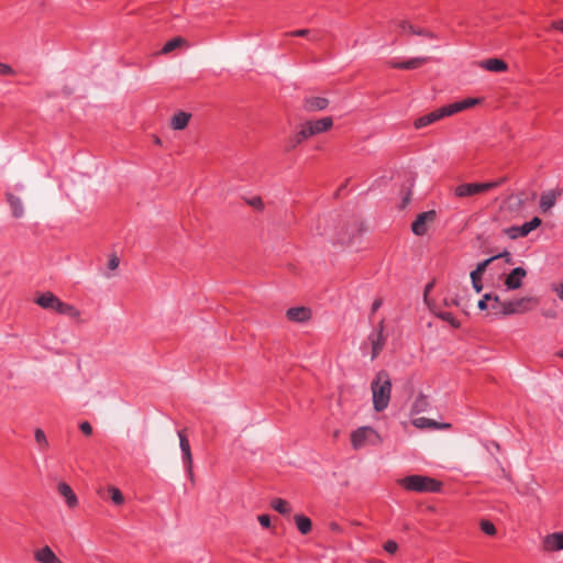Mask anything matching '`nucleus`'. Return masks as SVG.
Instances as JSON below:
<instances>
[{"mask_svg":"<svg viewBox=\"0 0 563 563\" xmlns=\"http://www.w3.org/2000/svg\"><path fill=\"white\" fill-rule=\"evenodd\" d=\"M7 200L11 207L13 217L21 218L24 214L21 199L12 194H7Z\"/></svg>","mask_w":563,"mask_h":563,"instance_id":"obj_29","label":"nucleus"},{"mask_svg":"<svg viewBox=\"0 0 563 563\" xmlns=\"http://www.w3.org/2000/svg\"><path fill=\"white\" fill-rule=\"evenodd\" d=\"M507 180L506 177H501L497 180H493V181H486L487 185H492V189H495L499 186H501L505 181Z\"/></svg>","mask_w":563,"mask_h":563,"instance_id":"obj_47","label":"nucleus"},{"mask_svg":"<svg viewBox=\"0 0 563 563\" xmlns=\"http://www.w3.org/2000/svg\"><path fill=\"white\" fill-rule=\"evenodd\" d=\"M490 258H493V262L498 260V258H505V261L507 263H509V264L512 263V256H511V254L508 251H504V252H501V253H499L497 255L492 256Z\"/></svg>","mask_w":563,"mask_h":563,"instance_id":"obj_42","label":"nucleus"},{"mask_svg":"<svg viewBox=\"0 0 563 563\" xmlns=\"http://www.w3.org/2000/svg\"><path fill=\"white\" fill-rule=\"evenodd\" d=\"M384 550L389 553V554H394L397 552L398 550V544L396 541L394 540H387L385 543H384Z\"/></svg>","mask_w":563,"mask_h":563,"instance_id":"obj_39","label":"nucleus"},{"mask_svg":"<svg viewBox=\"0 0 563 563\" xmlns=\"http://www.w3.org/2000/svg\"><path fill=\"white\" fill-rule=\"evenodd\" d=\"M34 439L38 445L40 451H45L48 449V441H47L45 432L42 429H40V428L35 429Z\"/></svg>","mask_w":563,"mask_h":563,"instance_id":"obj_33","label":"nucleus"},{"mask_svg":"<svg viewBox=\"0 0 563 563\" xmlns=\"http://www.w3.org/2000/svg\"><path fill=\"white\" fill-rule=\"evenodd\" d=\"M110 497L113 504L115 505H122L124 501V497L121 493V490L117 487H110L109 488Z\"/></svg>","mask_w":563,"mask_h":563,"instance_id":"obj_35","label":"nucleus"},{"mask_svg":"<svg viewBox=\"0 0 563 563\" xmlns=\"http://www.w3.org/2000/svg\"><path fill=\"white\" fill-rule=\"evenodd\" d=\"M54 311L74 319H77L80 316L79 310L75 306L66 303L60 299L58 300Z\"/></svg>","mask_w":563,"mask_h":563,"instance_id":"obj_27","label":"nucleus"},{"mask_svg":"<svg viewBox=\"0 0 563 563\" xmlns=\"http://www.w3.org/2000/svg\"><path fill=\"white\" fill-rule=\"evenodd\" d=\"M416 35L427 36L429 38L435 37V35L431 31L426 30V29H417Z\"/></svg>","mask_w":563,"mask_h":563,"instance_id":"obj_46","label":"nucleus"},{"mask_svg":"<svg viewBox=\"0 0 563 563\" xmlns=\"http://www.w3.org/2000/svg\"><path fill=\"white\" fill-rule=\"evenodd\" d=\"M16 189H23V185H18Z\"/></svg>","mask_w":563,"mask_h":563,"instance_id":"obj_56","label":"nucleus"},{"mask_svg":"<svg viewBox=\"0 0 563 563\" xmlns=\"http://www.w3.org/2000/svg\"><path fill=\"white\" fill-rule=\"evenodd\" d=\"M558 297L563 300V284L560 286V288L556 290Z\"/></svg>","mask_w":563,"mask_h":563,"instance_id":"obj_51","label":"nucleus"},{"mask_svg":"<svg viewBox=\"0 0 563 563\" xmlns=\"http://www.w3.org/2000/svg\"><path fill=\"white\" fill-rule=\"evenodd\" d=\"M57 492L62 497H64L65 503L69 508H75L78 505V498L67 483L60 482L57 485Z\"/></svg>","mask_w":563,"mask_h":563,"instance_id":"obj_18","label":"nucleus"},{"mask_svg":"<svg viewBox=\"0 0 563 563\" xmlns=\"http://www.w3.org/2000/svg\"><path fill=\"white\" fill-rule=\"evenodd\" d=\"M558 194L553 190L542 192L540 197V209L543 212L550 210L556 202Z\"/></svg>","mask_w":563,"mask_h":563,"instance_id":"obj_28","label":"nucleus"},{"mask_svg":"<svg viewBox=\"0 0 563 563\" xmlns=\"http://www.w3.org/2000/svg\"><path fill=\"white\" fill-rule=\"evenodd\" d=\"M553 26H554V29H556L563 33V20L553 22Z\"/></svg>","mask_w":563,"mask_h":563,"instance_id":"obj_48","label":"nucleus"},{"mask_svg":"<svg viewBox=\"0 0 563 563\" xmlns=\"http://www.w3.org/2000/svg\"><path fill=\"white\" fill-rule=\"evenodd\" d=\"M285 36L305 37L310 42H319L321 40V33L319 31L310 29H300L296 31L286 32Z\"/></svg>","mask_w":563,"mask_h":563,"instance_id":"obj_25","label":"nucleus"},{"mask_svg":"<svg viewBox=\"0 0 563 563\" xmlns=\"http://www.w3.org/2000/svg\"><path fill=\"white\" fill-rule=\"evenodd\" d=\"M483 101L482 98H466L461 101H455L450 104L443 106L426 115H422L418 118L415 121V128L421 129L429 124L434 123L435 121L443 119L445 117L453 115L457 112L464 111L466 109H470L474 106L481 104Z\"/></svg>","mask_w":563,"mask_h":563,"instance_id":"obj_1","label":"nucleus"},{"mask_svg":"<svg viewBox=\"0 0 563 563\" xmlns=\"http://www.w3.org/2000/svg\"><path fill=\"white\" fill-rule=\"evenodd\" d=\"M431 287H432V284H428V285L426 286V292H427V291H429V290L431 289Z\"/></svg>","mask_w":563,"mask_h":563,"instance_id":"obj_54","label":"nucleus"},{"mask_svg":"<svg viewBox=\"0 0 563 563\" xmlns=\"http://www.w3.org/2000/svg\"><path fill=\"white\" fill-rule=\"evenodd\" d=\"M295 522L297 526V529L301 534H308L311 531L312 523L311 520L303 516V515H296L295 516Z\"/></svg>","mask_w":563,"mask_h":563,"instance_id":"obj_30","label":"nucleus"},{"mask_svg":"<svg viewBox=\"0 0 563 563\" xmlns=\"http://www.w3.org/2000/svg\"><path fill=\"white\" fill-rule=\"evenodd\" d=\"M493 298V295L492 294H485L483 296V298L478 301L477 303V307L481 309V310H485L487 309L488 307V301H490Z\"/></svg>","mask_w":563,"mask_h":563,"instance_id":"obj_41","label":"nucleus"},{"mask_svg":"<svg viewBox=\"0 0 563 563\" xmlns=\"http://www.w3.org/2000/svg\"><path fill=\"white\" fill-rule=\"evenodd\" d=\"M384 320L378 323V328L368 335L372 345V360H375L383 351L386 338L384 335Z\"/></svg>","mask_w":563,"mask_h":563,"instance_id":"obj_10","label":"nucleus"},{"mask_svg":"<svg viewBox=\"0 0 563 563\" xmlns=\"http://www.w3.org/2000/svg\"><path fill=\"white\" fill-rule=\"evenodd\" d=\"M437 317L448 323H450L453 328L459 329L461 327L460 321L454 317L452 312L449 311H439Z\"/></svg>","mask_w":563,"mask_h":563,"instance_id":"obj_34","label":"nucleus"},{"mask_svg":"<svg viewBox=\"0 0 563 563\" xmlns=\"http://www.w3.org/2000/svg\"><path fill=\"white\" fill-rule=\"evenodd\" d=\"M178 438H179V446H180V451H181L183 464H184V467L186 470L188 477L192 481L194 472H192V454H191L190 443H189V440L186 437L184 430L178 431Z\"/></svg>","mask_w":563,"mask_h":563,"instance_id":"obj_7","label":"nucleus"},{"mask_svg":"<svg viewBox=\"0 0 563 563\" xmlns=\"http://www.w3.org/2000/svg\"><path fill=\"white\" fill-rule=\"evenodd\" d=\"M191 118V113L186 111H177L170 118V126L173 130L181 131L187 128Z\"/></svg>","mask_w":563,"mask_h":563,"instance_id":"obj_22","label":"nucleus"},{"mask_svg":"<svg viewBox=\"0 0 563 563\" xmlns=\"http://www.w3.org/2000/svg\"><path fill=\"white\" fill-rule=\"evenodd\" d=\"M0 70L9 71V70H13V69L10 65L0 63Z\"/></svg>","mask_w":563,"mask_h":563,"instance_id":"obj_50","label":"nucleus"},{"mask_svg":"<svg viewBox=\"0 0 563 563\" xmlns=\"http://www.w3.org/2000/svg\"><path fill=\"white\" fill-rule=\"evenodd\" d=\"M484 70H508L507 63L501 58H487L475 64Z\"/></svg>","mask_w":563,"mask_h":563,"instance_id":"obj_24","label":"nucleus"},{"mask_svg":"<svg viewBox=\"0 0 563 563\" xmlns=\"http://www.w3.org/2000/svg\"><path fill=\"white\" fill-rule=\"evenodd\" d=\"M382 306V300H375L372 305V311L375 312Z\"/></svg>","mask_w":563,"mask_h":563,"instance_id":"obj_49","label":"nucleus"},{"mask_svg":"<svg viewBox=\"0 0 563 563\" xmlns=\"http://www.w3.org/2000/svg\"><path fill=\"white\" fill-rule=\"evenodd\" d=\"M560 355L563 357V352H561V354H560Z\"/></svg>","mask_w":563,"mask_h":563,"instance_id":"obj_57","label":"nucleus"},{"mask_svg":"<svg viewBox=\"0 0 563 563\" xmlns=\"http://www.w3.org/2000/svg\"><path fill=\"white\" fill-rule=\"evenodd\" d=\"M287 318L295 322H305L310 319L311 311L306 307H292L286 312Z\"/></svg>","mask_w":563,"mask_h":563,"instance_id":"obj_23","label":"nucleus"},{"mask_svg":"<svg viewBox=\"0 0 563 563\" xmlns=\"http://www.w3.org/2000/svg\"><path fill=\"white\" fill-rule=\"evenodd\" d=\"M305 124L311 131V136H313L330 130L333 126V120L331 117H325L314 121H307Z\"/></svg>","mask_w":563,"mask_h":563,"instance_id":"obj_15","label":"nucleus"},{"mask_svg":"<svg viewBox=\"0 0 563 563\" xmlns=\"http://www.w3.org/2000/svg\"><path fill=\"white\" fill-rule=\"evenodd\" d=\"M373 407L377 412L388 407L391 394V379L386 371H379L371 384Z\"/></svg>","mask_w":563,"mask_h":563,"instance_id":"obj_2","label":"nucleus"},{"mask_svg":"<svg viewBox=\"0 0 563 563\" xmlns=\"http://www.w3.org/2000/svg\"><path fill=\"white\" fill-rule=\"evenodd\" d=\"M185 44H186V40L185 38H183L181 36H176V37L167 41L163 45V47L161 49V53L162 54H168V53L175 51L176 48L184 46Z\"/></svg>","mask_w":563,"mask_h":563,"instance_id":"obj_31","label":"nucleus"},{"mask_svg":"<svg viewBox=\"0 0 563 563\" xmlns=\"http://www.w3.org/2000/svg\"><path fill=\"white\" fill-rule=\"evenodd\" d=\"M271 506L275 511H277L282 515H288L291 511V507H290L289 503L282 498L273 499L271 503Z\"/></svg>","mask_w":563,"mask_h":563,"instance_id":"obj_32","label":"nucleus"},{"mask_svg":"<svg viewBox=\"0 0 563 563\" xmlns=\"http://www.w3.org/2000/svg\"><path fill=\"white\" fill-rule=\"evenodd\" d=\"M406 490L416 493H437L441 489V483L423 475H409L398 481Z\"/></svg>","mask_w":563,"mask_h":563,"instance_id":"obj_3","label":"nucleus"},{"mask_svg":"<svg viewBox=\"0 0 563 563\" xmlns=\"http://www.w3.org/2000/svg\"><path fill=\"white\" fill-rule=\"evenodd\" d=\"M413 426L419 429H433V430H441V429H450L451 424L445 422H437L435 420L420 417L416 418L412 421Z\"/></svg>","mask_w":563,"mask_h":563,"instance_id":"obj_21","label":"nucleus"},{"mask_svg":"<svg viewBox=\"0 0 563 563\" xmlns=\"http://www.w3.org/2000/svg\"><path fill=\"white\" fill-rule=\"evenodd\" d=\"M490 301H493L490 309L503 314V303H505V301H501L497 295L493 296Z\"/></svg>","mask_w":563,"mask_h":563,"instance_id":"obj_37","label":"nucleus"},{"mask_svg":"<svg viewBox=\"0 0 563 563\" xmlns=\"http://www.w3.org/2000/svg\"><path fill=\"white\" fill-rule=\"evenodd\" d=\"M120 264V260L117 255H112L110 258H109V262H108V268L110 271H114L118 268Z\"/></svg>","mask_w":563,"mask_h":563,"instance_id":"obj_44","label":"nucleus"},{"mask_svg":"<svg viewBox=\"0 0 563 563\" xmlns=\"http://www.w3.org/2000/svg\"><path fill=\"white\" fill-rule=\"evenodd\" d=\"M309 137H311V131H309L307 125L305 123H302L300 125L299 131H297L294 135H291L288 139L285 150L287 152H290V151L295 150L298 145L303 143L306 140H308Z\"/></svg>","mask_w":563,"mask_h":563,"instance_id":"obj_14","label":"nucleus"},{"mask_svg":"<svg viewBox=\"0 0 563 563\" xmlns=\"http://www.w3.org/2000/svg\"><path fill=\"white\" fill-rule=\"evenodd\" d=\"M543 547L547 551L563 550V532H553L543 539Z\"/></svg>","mask_w":563,"mask_h":563,"instance_id":"obj_20","label":"nucleus"},{"mask_svg":"<svg viewBox=\"0 0 563 563\" xmlns=\"http://www.w3.org/2000/svg\"><path fill=\"white\" fill-rule=\"evenodd\" d=\"M79 429L86 435H90L92 433V427L88 421H82L79 424Z\"/></svg>","mask_w":563,"mask_h":563,"instance_id":"obj_43","label":"nucleus"},{"mask_svg":"<svg viewBox=\"0 0 563 563\" xmlns=\"http://www.w3.org/2000/svg\"><path fill=\"white\" fill-rule=\"evenodd\" d=\"M329 106V100L323 97H307L303 100V109L308 112L321 111Z\"/></svg>","mask_w":563,"mask_h":563,"instance_id":"obj_19","label":"nucleus"},{"mask_svg":"<svg viewBox=\"0 0 563 563\" xmlns=\"http://www.w3.org/2000/svg\"><path fill=\"white\" fill-rule=\"evenodd\" d=\"M481 529L484 533L488 536H494L496 533V528L493 522L488 520H482L481 521Z\"/></svg>","mask_w":563,"mask_h":563,"instance_id":"obj_36","label":"nucleus"},{"mask_svg":"<svg viewBox=\"0 0 563 563\" xmlns=\"http://www.w3.org/2000/svg\"><path fill=\"white\" fill-rule=\"evenodd\" d=\"M452 305L457 306L459 305L457 300H452Z\"/></svg>","mask_w":563,"mask_h":563,"instance_id":"obj_55","label":"nucleus"},{"mask_svg":"<svg viewBox=\"0 0 563 563\" xmlns=\"http://www.w3.org/2000/svg\"><path fill=\"white\" fill-rule=\"evenodd\" d=\"M538 303V300L533 297H521L514 300H507L503 303V314L510 316L517 313H526Z\"/></svg>","mask_w":563,"mask_h":563,"instance_id":"obj_5","label":"nucleus"},{"mask_svg":"<svg viewBox=\"0 0 563 563\" xmlns=\"http://www.w3.org/2000/svg\"><path fill=\"white\" fill-rule=\"evenodd\" d=\"M527 275V272L523 267L514 268L510 274L505 279V286L508 290H515L521 287L522 279Z\"/></svg>","mask_w":563,"mask_h":563,"instance_id":"obj_16","label":"nucleus"},{"mask_svg":"<svg viewBox=\"0 0 563 563\" xmlns=\"http://www.w3.org/2000/svg\"><path fill=\"white\" fill-rule=\"evenodd\" d=\"M435 216L437 213L434 210L426 211L418 214L416 220L411 224V230L413 234L418 236L424 235L428 231L427 222L433 221L435 219Z\"/></svg>","mask_w":563,"mask_h":563,"instance_id":"obj_12","label":"nucleus"},{"mask_svg":"<svg viewBox=\"0 0 563 563\" xmlns=\"http://www.w3.org/2000/svg\"><path fill=\"white\" fill-rule=\"evenodd\" d=\"M58 300L59 298H57L53 292L46 291L35 299V303L44 309L55 310Z\"/></svg>","mask_w":563,"mask_h":563,"instance_id":"obj_26","label":"nucleus"},{"mask_svg":"<svg viewBox=\"0 0 563 563\" xmlns=\"http://www.w3.org/2000/svg\"><path fill=\"white\" fill-rule=\"evenodd\" d=\"M541 225V219L538 217L532 218L530 221L525 222L519 227H510L506 229V234L515 240L517 238L527 236L531 231Z\"/></svg>","mask_w":563,"mask_h":563,"instance_id":"obj_9","label":"nucleus"},{"mask_svg":"<svg viewBox=\"0 0 563 563\" xmlns=\"http://www.w3.org/2000/svg\"><path fill=\"white\" fill-rule=\"evenodd\" d=\"M410 200L409 194L404 198L402 205L406 206Z\"/></svg>","mask_w":563,"mask_h":563,"instance_id":"obj_52","label":"nucleus"},{"mask_svg":"<svg viewBox=\"0 0 563 563\" xmlns=\"http://www.w3.org/2000/svg\"><path fill=\"white\" fill-rule=\"evenodd\" d=\"M247 203L257 210H262L264 208V203L261 197H253L247 200Z\"/></svg>","mask_w":563,"mask_h":563,"instance_id":"obj_40","label":"nucleus"},{"mask_svg":"<svg viewBox=\"0 0 563 563\" xmlns=\"http://www.w3.org/2000/svg\"><path fill=\"white\" fill-rule=\"evenodd\" d=\"M257 519L262 527L268 528L271 526V518L268 515H260Z\"/></svg>","mask_w":563,"mask_h":563,"instance_id":"obj_45","label":"nucleus"},{"mask_svg":"<svg viewBox=\"0 0 563 563\" xmlns=\"http://www.w3.org/2000/svg\"><path fill=\"white\" fill-rule=\"evenodd\" d=\"M432 57H413L406 60H396L393 59L388 62V66L391 68H406V69H416L423 66H427L429 63L433 62Z\"/></svg>","mask_w":563,"mask_h":563,"instance_id":"obj_11","label":"nucleus"},{"mask_svg":"<svg viewBox=\"0 0 563 563\" xmlns=\"http://www.w3.org/2000/svg\"><path fill=\"white\" fill-rule=\"evenodd\" d=\"M488 190H492V185H487L486 183H467L456 186L454 195L459 198H465Z\"/></svg>","mask_w":563,"mask_h":563,"instance_id":"obj_8","label":"nucleus"},{"mask_svg":"<svg viewBox=\"0 0 563 563\" xmlns=\"http://www.w3.org/2000/svg\"><path fill=\"white\" fill-rule=\"evenodd\" d=\"M154 142H155V144H157V145H161V144H162V142H161V140H159V137H157V136H155Z\"/></svg>","mask_w":563,"mask_h":563,"instance_id":"obj_53","label":"nucleus"},{"mask_svg":"<svg viewBox=\"0 0 563 563\" xmlns=\"http://www.w3.org/2000/svg\"><path fill=\"white\" fill-rule=\"evenodd\" d=\"M378 442L379 435L372 427H361L351 435V443L355 450H358L366 444H376Z\"/></svg>","mask_w":563,"mask_h":563,"instance_id":"obj_6","label":"nucleus"},{"mask_svg":"<svg viewBox=\"0 0 563 563\" xmlns=\"http://www.w3.org/2000/svg\"><path fill=\"white\" fill-rule=\"evenodd\" d=\"M398 26L401 31L409 32L411 34H416L418 29L415 25L410 24L408 21H400L398 23Z\"/></svg>","mask_w":563,"mask_h":563,"instance_id":"obj_38","label":"nucleus"},{"mask_svg":"<svg viewBox=\"0 0 563 563\" xmlns=\"http://www.w3.org/2000/svg\"><path fill=\"white\" fill-rule=\"evenodd\" d=\"M34 560L38 563H63L48 545L34 552Z\"/></svg>","mask_w":563,"mask_h":563,"instance_id":"obj_17","label":"nucleus"},{"mask_svg":"<svg viewBox=\"0 0 563 563\" xmlns=\"http://www.w3.org/2000/svg\"><path fill=\"white\" fill-rule=\"evenodd\" d=\"M329 221L325 218H319L316 225V234L320 236H327L333 244L338 243L341 245H347L353 242V235L356 232H360L361 229L353 227L351 232L346 229H342L339 232L333 231L330 232L328 229Z\"/></svg>","mask_w":563,"mask_h":563,"instance_id":"obj_4","label":"nucleus"},{"mask_svg":"<svg viewBox=\"0 0 563 563\" xmlns=\"http://www.w3.org/2000/svg\"><path fill=\"white\" fill-rule=\"evenodd\" d=\"M490 263H493V258H486L485 261L478 263L476 268L471 272L472 286L477 294L483 290V284L481 279Z\"/></svg>","mask_w":563,"mask_h":563,"instance_id":"obj_13","label":"nucleus"}]
</instances>
